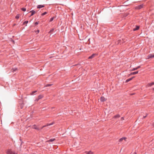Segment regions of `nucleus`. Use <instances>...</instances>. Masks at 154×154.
<instances>
[{
	"instance_id": "28",
	"label": "nucleus",
	"mask_w": 154,
	"mask_h": 154,
	"mask_svg": "<svg viewBox=\"0 0 154 154\" xmlns=\"http://www.w3.org/2000/svg\"><path fill=\"white\" fill-rule=\"evenodd\" d=\"M38 22H36L35 23V26H36L38 24Z\"/></svg>"
},
{
	"instance_id": "3",
	"label": "nucleus",
	"mask_w": 154,
	"mask_h": 154,
	"mask_svg": "<svg viewBox=\"0 0 154 154\" xmlns=\"http://www.w3.org/2000/svg\"><path fill=\"white\" fill-rule=\"evenodd\" d=\"M154 57V54H150L147 56V59L152 58Z\"/></svg>"
},
{
	"instance_id": "20",
	"label": "nucleus",
	"mask_w": 154,
	"mask_h": 154,
	"mask_svg": "<svg viewBox=\"0 0 154 154\" xmlns=\"http://www.w3.org/2000/svg\"><path fill=\"white\" fill-rule=\"evenodd\" d=\"M43 97V95H39L38 96V98L39 99H41Z\"/></svg>"
},
{
	"instance_id": "19",
	"label": "nucleus",
	"mask_w": 154,
	"mask_h": 154,
	"mask_svg": "<svg viewBox=\"0 0 154 154\" xmlns=\"http://www.w3.org/2000/svg\"><path fill=\"white\" fill-rule=\"evenodd\" d=\"M37 91H32V92H31L30 94L31 95H33Z\"/></svg>"
},
{
	"instance_id": "8",
	"label": "nucleus",
	"mask_w": 154,
	"mask_h": 154,
	"mask_svg": "<svg viewBox=\"0 0 154 154\" xmlns=\"http://www.w3.org/2000/svg\"><path fill=\"white\" fill-rule=\"evenodd\" d=\"M134 77H133L132 78H130L129 79H127L126 80V81H125V82H126V83H127L128 82H129V81H130L131 80H132L133 79V78H134Z\"/></svg>"
},
{
	"instance_id": "22",
	"label": "nucleus",
	"mask_w": 154,
	"mask_h": 154,
	"mask_svg": "<svg viewBox=\"0 0 154 154\" xmlns=\"http://www.w3.org/2000/svg\"><path fill=\"white\" fill-rule=\"evenodd\" d=\"M19 17H20V15L19 14H17L16 16L15 17V18L17 19H18L19 18Z\"/></svg>"
},
{
	"instance_id": "5",
	"label": "nucleus",
	"mask_w": 154,
	"mask_h": 154,
	"mask_svg": "<svg viewBox=\"0 0 154 154\" xmlns=\"http://www.w3.org/2000/svg\"><path fill=\"white\" fill-rule=\"evenodd\" d=\"M45 7L44 5H38L37 6L38 8H41L44 7Z\"/></svg>"
},
{
	"instance_id": "23",
	"label": "nucleus",
	"mask_w": 154,
	"mask_h": 154,
	"mask_svg": "<svg viewBox=\"0 0 154 154\" xmlns=\"http://www.w3.org/2000/svg\"><path fill=\"white\" fill-rule=\"evenodd\" d=\"M54 17H51L50 19V20H49V22H52L54 20Z\"/></svg>"
},
{
	"instance_id": "32",
	"label": "nucleus",
	"mask_w": 154,
	"mask_h": 154,
	"mask_svg": "<svg viewBox=\"0 0 154 154\" xmlns=\"http://www.w3.org/2000/svg\"><path fill=\"white\" fill-rule=\"evenodd\" d=\"M37 32L38 33L39 32V30H38L37 31Z\"/></svg>"
},
{
	"instance_id": "25",
	"label": "nucleus",
	"mask_w": 154,
	"mask_h": 154,
	"mask_svg": "<svg viewBox=\"0 0 154 154\" xmlns=\"http://www.w3.org/2000/svg\"><path fill=\"white\" fill-rule=\"evenodd\" d=\"M47 14V12H45L42 13L41 14V15L42 16H44V15H45V14Z\"/></svg>"
},
{
	"instance_id": "24",
	"label": "nucleus",
	"mask_w": 154,
	"mask_h": 154,
	"mask_svg": "<svg viewBox=\"0 0 154 154\" xmlns=\"http://www.w3.org/2000/svg\"><path fill=\"white\" fill-rule=\"evenodd\" d=\"M54 29H51L50 31L49 32V33H51V32H53V31H54Z\"/></svg>"
},
{
	"instance_id": "17",
	"label": "nucleus",
	"mask_w": 154,
	"mask_h": 154,
	"mask_svg": "<svg viewBox=\"0 0 154 154\" xmlns=\"http://www.w3.org/2000/svg\"><path fill=\"white\" fill-rule=\"evenodd\" d=\"M55 140V138H53V139H51L49 140H48L47 141L48 142H53V141H54Z\"/></svg>"
},
{
	"instance_id": "27",
	"label": "nucleus",
	"mask_w": 154,
	"mask_h": 154,
	"mask_svg": "<svg viewBox=\"0 0 154 154\" xmlns=\"http://www.w3.org/2000/svg\"><path fill=\"white\" fill-rule=\"evenodd\" d=\"M21 10L23 11H26V8H21Z\"/></svg>"
},
{
	"instance_id": "29",
	"label": "nucleus",
	"mask_w": 154,
	"mask_h": 154,
	"mask_svg": "<svg viewBox=\"0 0 154 154\" xmlns=\"http://www.w3.org/2000/svg\"><path fill=\"white\" fill-rule=\"evenodd\" d=\"M39 100V99L38 98L35 100V101H38Z\"/></svg>"
},
{
	"instance_id": "6",
	"label": "nucleus",
	"mask_w": 154,
	"mask_h": 154,
	"mask_svg": "<svg viewBox=\"0 0 154 154\" xmlns=\"http://www.w3.org/2000/svg\"><path fill=\"white\" fill-rule=\"evenodd\" d=\"M139 29V26H136L135 28H134L133 29L134 31H135L138 30Z\"/></svg>"
},
{
	"instance_id": "9",
	"label": "nucleus",
	"mask_w": 154,
	"mask_h": 154,
	"mask_svg": "<svg viewBox=\"0 0 154 154\" xmlns=\"http://www.w3.org/2000/svg\"><path fill=\"white\" fill-rule=\"evenodd\" d=\"M143 7V5H139L137 7H136V8L137 9H140L141 8Z\"/></svg>"
},
{
	"instance_id": "13",
	"label": "nucleus",
	"mask_w": 154,
	"mask_h": 154,
	"mask_svg": "<svg viewBox=\"0 0 154 154\" xmlns=\"http://www.w3.org/2000/svg\"><path fill=\"white\" fill-rule=\"evenodd\" d=\"M138 71H137L135 72H131L130 73V75H135V74L138 73Z\"/></svg>"
},
{
	"instance_id": "35",
	"label": "nucleus",
	"mask_w": 154,
	"mask_h": 154,
	"mask_svg": "<svg viewBox=\"0 0 154 154\" xmlns=\"http://www.w3.org/2000/svg\"><path fill=\"white\" fill-rule=\"evenodd\" d=\"M134 94H131V95H133Z\"/></svg>"
},
{
	"instance_id": "30",
	"label": "nucleus",
	"mask_w": 154,
	"mask_h": 154,
	"mask_svg": "<svg viewBox=\"0 0 154 154\" xmlns=\"http://www.w3.org/2000/svg\"><path fill=\"white\" fill-rule=\"evenodd\" d=\"M124 120V118L123 117H122L121 118V120L122 121Z\"/></svg>"
},
{
	"instance_id": "14",
	"label": "nucleus",
	"mask_w": 154,
	"mask_h": 154,
	"mask_svg": "<svg viewBox=\"0 0 154 154\" xmlns=\"http://www.w3.org/2000/svg\"><path fill=\"white\" fill-rule=\"evenodd\" d=\"M100 100L102 102L105 101V98L103 97H101L100 98Z\"/></svg>"
},
{
	"instance_id": "1",
	"label": "nucleus",
	"mask_w": 154,
	"mask_h": 154,
	"mask_svg": "<svg viewBox=\"0 0 154 154\" xmlns=\"http://www.w3.org/2000/svg\"><path fill=\"white\" fill-rule=\"evenodd\" d=\"M53 124H54L53 123H51L50 124H46V125L43 126V127L41 128V129H40L38 128L37 127L36 125H33L32 128L38 130H40V129H42V128H44L45 127L48 126L49 125H53Z\"/></svg>"
},
{
	"instance_id": "21",
	"label": "nucleus",
	"mask_w": 154,
	"mask_h": 154,
	"mask_svg": "<svg viewBox=\"0 0 154 154\" xmlns=\"http://www.w3.org/2000/svg\"><path fill=\"white\" fill-rule=\"evenodd\" d=\"M86 154H93V153L91 151H89Z\"/></svg>"
},
{
	"instance_id": "2",
	"label": "nucleus",
	"mask_w": 154,
	"mask_h": 154,
	"mask_svg": "<svg viewBox=\"0 0 154 154\" xmlns=\"http://www.w3.org/2000/svg\"><path fill=\"white\" fill-rule=\"evenodd\" d=\"M7 154H17V153L15 152L14 151H12L11 149H8L7 152Z\"/></svg>"
},
{
	"instance_id": "11",
	"label": "nucleus",
	"mask_w": 154,
	"mask_h": 154,
	"mask_svg": "<svg viewBox=\"0 0 154 154\" xmlns=\"http://www.w3.org/2000/svg\"><path fill=\"white\" fill-rule=\"evenodd\" d=\"M29 12L31 13V14L30 16H32L33 15H34V14H35V11L34 10H32V11H30Z\"/></svg>"
},
{
	"instance_id": "26",
	"label": "nucleus",
	"mask_w": 154,
	"mask_h": 154,
	"mask_svg": "<svg viewBox=\"0 0 154 154\" xmlns=\"http://www.w3.org/2000/svg\"><path fill=\"white\" fill-rule=\"evenodd\" d=\"M28 23V21H25L23 23V24L24 25L25 24H27Z\"/></svg>"
},
{
	"instance_id": "18",
	"label": "nucleus",
	"mask_w": 154,
	"mask_h": 154,
	"mask_svg": "<svg viewBox=\"0 0 154 154\" xmlns=\"http://www.w3.org/2000/svg\"><path fill=\"white\" fill-rule=\"evenodd\" d=\"M53 85L52 84H47L46 85H45V87H49V86H51V85Z\"/></svg>"
},
{
	"instance_id": "10",
	"label": "nucleus",
	"mask_w": 154,
	"mask_h": 154,
	"mask_svg": "<svg viewBox=\"0 0 154 154\" xmlns=\"http://www.w3.org/2000/svg\"><path fill=\"white\" fill-rule=\"evenodd\" d=\"M140 66H137V67H136V68H134L131 70L132 71H134V70H136L137 69H138L139 68H140Z\"/></svg>"
},
{
	"instance_id": "33",
	"label": "nucleus",
	"mask_w": 154,
	"mask_h": 154,
	"mask_svg": "<svg viewBox=\"0 0 154 154\" xmlns=\"http://www.w3.org/2000/svg\"><path fill=\"white\" fill-rule=\"evenodd\" d=\"M153 125L154 126V122L153 123Z\"/></svg>"
},
{
	"instance_id": "15",
	"label": "nucleus",
	"mask_w": 154,
	"mask_h": 154,
	"mask_svg": "<svg viewBox=\"0 0 154 154\" xmlns=\"http://www.w3.org/2000/svg\"><path fill=\"white\" fill-rule=\"evenodd\" d=\"M120 117V115L119 114H117V115H115V116H114L113 117V118H119Z\"/></svg>"
},
{
	"instance_id": "12",
	"label": "nucleus",
	"mask_w": 154,
	"mask_h": 154,
	"mask_svg": "<svg viewBox=\"0 0 154 154\" xmlns=\"http://www.w3.org/2000/svg\"><path fill=\"white\" fill-rule=\"evenodd\" d=\"M18 70V69H17V68H12V69H11V72H14L17 71Z\"/></svg>"
},
{
	"instance_id": "4",
	"label": "nucleus",
	"mask_w": 154,
	"mask_h": 154,
	"mask_svg": "<svg viewBox=\"0 0 154 154\" xmlns=\"http://www.w3.org/2000/svg\"><path fill=\"white\" fill-rule=\"evenodd\" d=\"M154 85V82H152V83H148L147 85H146L147 87H150L152 86V85Z\"/></svg>"
},
{
	"instance_id": "36",
	"label": "nucleus",
	"mask_w": 154,
	"mask_h": 154,
	"mask_svg": "<svg viewBox=\"0 0 154 154\" xmlns=\"http://www.w3.org/2000/svg\"><path fill=\"white\" fill-rule=\"evenodd\" d=\"M134 154H136V153L135 152H134Z\"/></svg>"
},
{
	"instance_id": "7",
	"label": "nucleus",
	"mask_w": 154,
	"mask_h": 154,
	"mask_svg": "<svg viewBox=\"0 0 154 154\" xmlns=\"http://www.w3.org/2000/svg\"><path fill=\"white\" fill-rule=\"evenodd\" d=\"M95 55H96L95 54H93L91 56H90L88 57V59H92L94 57V56Z\"/></svg>"
},
{
	"instance_id": "34",
	"label": "nucleus",
	"mask_w": 154,
	"mask_h": 154,
	"mask_svg": "<svg viewBox=\"0 0 154 154\" xmlns=\"http://www.w3.org/2000/svg\"><path fill=\"white\" fill-rule=\"evenodd\" d=\"M153 90L154 91V88H153Z\"/></svg>"
},
{
	"instance_id": "31",
	"label": "nucleus",
	"mask_w": 154,
	"mask_h": 154,
	"mask_svg": "<svg viewBox=\"0 0 154 154\" xmlns=\"http://www.w3.org/2000/svg\"><path fill=\"white\" fill-rule=\"evenodd\" d=\"M146 116H147V115H146V116H144L143 117V118H145L146 117Z\"/></svg>"
},
{
	"instance_id": "16",
	"label": "nucleus",
	"mask_w": 154,
	"mask_h": 154,
	"mask_svg": "<svg viewBox=\"0 0 154 154\" xmlns=\"http://www.w3.org/2000/svg\"><path fill=\"white\" fill-rule=\"evenodd\" d=\"M126 139V138L125 137H123L120 139H119V141H120V142H121L123 140H125Z\"/></svg>"
}]
</instances>
